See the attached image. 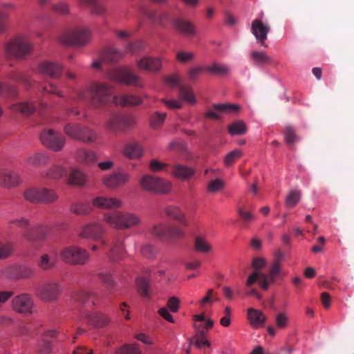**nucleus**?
<instances>
[{
	"mask_svg": "<svg viewBox=\"0 0 354 354\" xmlns=\"http://www.w3.org/2000/svg\"><path fill=\"white\" fill-rule=\"evenodd\" d=\"M284 254L280 250L274 252V259L272 263L268 274L260 272H254L247 279L245 285L250 287L257 281L259 282L261 288L266 290L270 284L275 283L277 276L281 272V262L283 259Z\"/></svg>",
	"mask_w": 354,
	"mask_h": 354,
	"instance_id": "f257e3e1",
	"label": "nucleus"
},
{
	"mask_svg": "<svg viewBox=\"0 0 354 354\" xmlns=\"http://www.w3.org/2000/svg\"><path fill=\"white\" fill-rule=\"evenodd\" d=\"M13 224L24 229L22 236L29 242L46 239L49 232V227L47 225L38 223L31 224L30 220L26 217L10 220L8 223V227L12 228Z\"/></svg>",
	"mask_w": 354,
	"mask_h": 354,
	"instance_id": "f03ea898",
	"label": "nucleus"
},
{
	"mask_svg": "<svg viewBox=\"0 0 354 354\" xmlns=\"http://www.w3.org/2000/svg\"><path fill=\"white\" fill-rule=\"evenodd\" d=\"M32 50L33 44L25 36L15 37L5 46L6 55L17 59H24Z\"/></svg>",
	"mask_w": 354,
	"mask_h": 354,
	"instance_id": "7ed1b4c3",
	"label": "nucleus"
},
{
	"mask_svg": "<svg viewBox=\"0 0 354 354\" xmlns=\"http://www.w3.org/2000/svg\"><path fill=\"white\" fill-rule=\"evenodd\" d=\"M104 219L113 227L120 230L136 227L140 223L138 215L128 212H115L106 215Z\"/></svg>",
	"mask_w": 354,
	"mask_h": 354,
	"instance_id": "20e7f679",
	"label": "nucleus"
},
{
	"mask_svg": "<svg viewBox=\"0 0 354 354\" xmlns=\"http://www.w3.org/2000/svg\"><path fill=\"white\" fill-rule=\"evenodd\" d=\"M107 75L111 80L122 84L138 87L144 86L141 77L127 67L111 69L108 72Z\"/></svg>",
	"mask_w": 354,
	"mask_h": 354,
	"instance_id": "39448f33",
	"label": "nucleus"
},
{
	"mask_svg": "<svg viewBox=\"0 0 354 354\" xmlns=\"http://www.w3.org/2000/svg\"><path fill=\"white\" fill-rule=\"evenodd\" d=\"M40 141L47 149L54 151H61L65 147L66 138L53 129H44L40 134Z\"/></svg>",
	"mask_w": 354,
	"mask_h": 354,
	"instance_id": "423d86ee",
	"label": "nucleus"
},
{
	"mask_svg": "<svg viewBox=\"0 0 354 354\" xmlns=\"http://www.w3.org/2000/svg\"><path fill=\"white\" fill-rule=\"evenodd\" d=\"M140 185L147 191L162 194L169 193L171 189L170 182L149 175H145L141 178Z\"/></svg>",
	"mask_w": 354,
	"mask_h": 354,
	"instance_id": "0eeeda50",
	"label": "nucleus"
},
{
	"mask_svg": "<svg viewBox=\"0 0 354 354\" xmlns=\"http://www.w3.org/2000/svg\"><path fill=\"white\" fill-rule=\"evenodd\" d=\"M86 257L87 251L75 245L66 247L60 252L62 260L72 265L84 263Z\"/></svg>",
	"mask_w": 354,
	"mask_h": 354,
	"instance_id": "6e6552de",
	"label": "nucleus"
},
{
	"mask_svg": "<svg viewBox=\"0 0 354 354\" xmlns=\"http://www.w3.org/2000/svg\"><path fill=\"white\" fill-rule=\"evenodd\" d=\"M86 38V28L78 26L61 35L59 41L66 46H82L85 44Z\"/></svg>",
	"mask_w": 354,
	"mask_h": 354,
	"instance_id": "1a4fd4ad",
	"label": "nucleus"
},
{
	"mask_svg": "<svg viewBox=\"0 0 354 354\" xmlns=\"http://www.w3.org/2000/svg\"><path fill=\"white\" fill-rule=\"evenodd\" d=\"M130 179L129 173L124 170H118L105 176L102 179V183L109 189H117L125 186Z\"/></svg>",
	"mask_w": 354,
	"mask_h": 354,
	"instance_id": "9d476101",
	"label": "nucleus"
},
{
	"mask_svg": "<svg viewBox=\"0 0 354 354\" xmlns=\"http://www.w3.org/2000/svg\"><path fill=\"white\" fill-rule=\"evenodd\" d=\"M134 122V118L131 116L113 114L107 120L106 127L113 131L118 132L130 128Z\"/></svg>",
	"mask_w": 354,
	"mask_h": 354,
	"instance_id": "9b49d317",
	"label": "nucleus"
},
{
	"mask_svg": "<svg viewBox=\"0 0 354 354\" xmlns=\"http://www.w3.org/2000/svg\"><path fill=\"white\" fill-rule=\"evenodd\" d=\"M62 71L63 66L57 62L43 60L37 64V73L52 78H59Z\"/></svg>",
	"mask_w": 354,
	"mask_h": 354,
	"instance_id": "f8f14e48",
	"label": "nucleus"
},
{
	"mask_svg": "<svg viewBox=\"0 0 354 354\" xmlns=\"http://www.w3.org/2000/svg\"><path fill=\"white\" fill-rule=\"evenodd\" d=\"M34 302L32 297L27 293H22L15 297L12 300V308L21 314H30Z\"/></svg>",
	"mask_w": 354,
	"mask_h": 354,
	"instance_id": "ddd939ff",
	"label": "nucleus"
},
{
	"mask_svg": "<svg viewBox=\"0 0 354 354\" xmlns=\"http://www.w3.org/2000/svg\"><path fill=\"white\" fill-rule=\"evenodd\" d=\"M61 287L57 282H48L41 286L37 290V295L43 301L52 302L55 301L61 292Z\"/></svg>",
	"mask_w": 354,
	"mask_h": 354,
	"instance_id": "4468645a",
	"label": "nucleus"
},
{
	"mask_svg": "<svg viewBox=\"0 0 354 354\" xmlns=\"http://www.w3.org/2000/svg\"><path fill=\"white\" fill-rule=\"evenodd\" d=\"M111 88L104 84L90 85V97H92L93 104L98 105L104 104L111 95Z\"/></svg>",
	"mask_w": 354,
	"mask_h": 354,
	"instance_id": "2eb2a0df",
	"label": "nucleus"
},
{
	"mask_svg": "<svg viewBox=\"0 0 354 354\" xmlns=\"http://www.w3.org/2000/svg\"><path fill=\"white\" fill-rule=\"evenodd\" d=\"M171 24L174 30L185 37H192L196 34L195 25L189 20L176 18L171 20Z\"/></svg>",
	"mask_w": 354,
	"mask_h": 354,
	"instance_id": "dca6fc26",
	"label": "nucleus"
},
{
	"mask_svg": "<svg viewBox=\"0 0 354 354\" xmlns=\"http://www.w3.org/2000/svg\"><path fill=\"white\" fill-rule=\"evenodd\" d=\"M64 131L68 137L82 142L87 140L88 129L80 124L68 123L64 127Z\"/></svg>",
	"mask_w": 354,
	"mask_h": 354,
	"instance_id": "f3484780",
	"label": "nucleus"
},
{
	"mask_svg": "<svg viewBox=\"0 0 354 354\" xmlns=\"http://www.w3.org/2000/svg\"><path fill=\"white\" fill-rule=\"evenodd\" d=\"M270 28L266 25L259 19H254L251 24V31L261 46L267 47L265 41L267 39V35L270 32Z\"/></svg>",
	"mask_w": 354,
	"mask_h": 354,
	"instance_id": "a211bd4d",
	"label": "nucleus"
},
{
	"mask_svg": "<svg viewBox=\"0 0 354 354\" xmlns=\"http://www.w3.org/2000/svg\"><path fill=\"white\" fill-rule=\"evenodd\" d=\"M138 12L144 17L149 19L153 23L158 25L164 26L166 23L170 21V15L167 12H160L157 13L149 10L144 6H140L139 7Z\"/></svg>",
	"mask_w": 354,
	"mask_h": 354,
	"instance_id": "6ab92c4d",
	"label": "nucleus"
},
{
	"mask_svg": "<svg viewBox=\"0 0 354 354\" xmlns=\"http://www.w3.org/2000/svg\"><path fill=\"white\" fill-rule=\"evenodd\" d=\"M121 57L122 53L119 50L115 48H109L100 54L98 59L93 62L92 66L95 68H100L102 63H115Z\"/></svg>",
	"mask_w": 354,
	"mask_h": 354,
	"instance_id": "aec40b11",
	"label": "nucleus"
},
{
	"mask_svg": "<svg viewBox=\"0 0 354 354\" xmlns=\"http://www.w3.org/2000/svg\"><path fill=\"white\" fill-rule=\"evenodd\" d=\"M67 169L60 165L55 164L41 171L40 176L44 180H59L67 176Z\"/></svg>",
	"mask_w": 354,
	"mask_h": 354,
	"instance_id": "412c9836",
	"label": "nucleus"
},
{
	"mask_svg": "<svg viewBox=\"0 0 354 354\" xmlns=\"http://www.w3.org/2000/svg\"><path fill=\"white\" fill-rule=\"evenodd\" d=\"M20 183V177L17 172L8 168L0 169V184L6 187L17 186Z\"/></svg>",
	"mask_w": 354,
	"mask_h": 354,
	"instance_id": "4be33fe9",
	"label": "nucleus"
},
{
	"mask_svg": "<svg viewBox=\"0 0 354 354\" xmlns=\"http://www.w3.org/2000/svg\"><path fill=\"white\" fill-rule=\"evenodd\" d=\"M137 66L141 70L158 72L162 67V61L160 57L146 56L137 60Z\"/></svg>",
	"mask_w": 354,
	"mask_h": 354,
	"instance_id": "5701e85b",
	"label": "nucleus"
},
{
	"mask_svg": "<svg viewBox=\"0 0 354 354\" xmlns=\"http://www.w3.org/2000/svg\"><path fill=\"white\" fill-rule=\"evenodd\" d=\"M122 201L113 197H97L93 201V205L95 207L103 209H116L122 206Z\"/></svg>",
	"mask_w": 354,
	"mask_h": 354,
	"instance_id": "b1692460",
	"label": "nucleus"
},
{
	"mask_svg": "<svg viewBox=\"0 0 354 354\" xmlns=\"http://www.w3.org/2000/svg\"><path fill=\"white\" fill-rule=\"evenodd\" d=\"M123 240L121 237L117 236L113 239L109 258L111 261H118L122 259L124 256Z\"/></svg>",
	"mask_w": 354,
	"mask_h": 354,
	"instance_id": "393cba45",
	"label": "nucleus"
},
{
	"mask_svg": "<svg viewBox=\"0 0 354 354\" xmlns=\"http://www.w3.org/2000/svg\"><path fill=\"white\" fill-rule=\"evenodd\" d=\"M58 332L56 330H48L44 333L42 339L38 346V352L41 354H50L53 345L49 338L57 337Z\"/></svg>",
	"mask_w": 354,
	"mask_h": 354,
	"instance_id": "a878e982",
	"label": "nucleus"
},
{
	"mask_svg": "<svg viewBox=\"0 0 354 354\" xmlns=\"http://www.w3.org/2000/svg\"><path fill=\"white\" fill-rule=\"evenodd\" d=\"M165 214L178 221L182 225L187 227L189 225L188 221L184 212L176 206H168L165 209Z\"/></svg>",
	"mask_w": 354,
	"mask_h": 354,
	"instance_id": "bb28decb",
	"label": "nucleus"
},
{
	"mask_svg": "<svg viewBox=\"0 0 354 354\" xmlns=\"http://www.w3.org/2000/svg\"><path fill=\"white\" fill-rule=\"evenodd\" d=\"M113 100L116 105L121 106H133L142 103V99L140 97L127 94L115 95L113 97Z\"/></svg>",
	"mask_w": 354,
	"mask_h": 354,
	"instance_id": "cd10ccee",
	"label": "nucleus"
},
{
	"mask_svg": "<svg viewBox=\"0 0 354 354\" xmlns=\"http://www.w3.org/2000/svg\"><path fill=\"white\" fill-rule=\"evenodd\" d=\"M57 257L53 253L42 254L38 261L37 266L42 270H50L55 267Z\"/></svg>",
	"mask_w": 354,
	"mask_h": 354,
	"instance_id": "c85d7f7f",
	"label": "nucleus"
},
{
	"mask_svg": "<svg viewBox=\"0 0 354 354\" xmlns=\"http://www.w3.org/2000/svg\"><path fill=\"white\" fill-rule=\"evenodd\" d=\"M248 317L254 328L262 327L266 321V317L262 311L252 308L248 310Z\"/></svg>",
	"mask_w": 354,
	"mask_h": 354,
	"instance_id": "c756f323",
	"label": "nucleus"
},
{
	"mask_svg": "<svg viewBox=\"0 0 354 354\" xmlns=\"http://www.w3.org/2000/svg\"><path fill=\"white\" fill-rule=\"evenodd\" d=\"M8 78L15 82L23 84L26 89L33 86V81L27 73L24 72L13 71L9 74Z\"/></svg>",
	"mask_w": 354,
	"mask_h": 354,
	"instance_id": "7c9ffc66",
	"label": "nucleus"
},
{
	"mask_svg": "<svg viewBox=\"0 0 354 354\" xmlns=\"http://www.w3.org/2000/svg\"><path fill=\"white\" fill-rule=\"evenodd\" d=\"M10 109L14 113H20L24 115H30L35 113L36 110L35 105L30 102H23L13 104Z\"/></svg>",
	"mask_w": 354,
	"mask_h": 354,
	"instance_id": "2f4dec72",
	"label": "nucleus"
},
{
	"mask_svg": "<svg viewBox=\"0 0 354 354\" xmlns=\"http://www.w3.org/2000/svg\"><path fill=\"white\" fill-rule=\"evenodd\" d=\"M195 174L194 169L183 165H175L172 167V174L181 180H187Z\"/></svg>",
	"mask_w": 354,
	"mask_h": 354,
	"instance_id": "473e14b6",
	"label": "nucleus"
},
{
	"mask_svg": "<svg viewBox=\"0 0 354 354\" xmlns=\"http://www.w3.org/2000/svg\"><path fill=\"white\" fill-rule=\"evenodd\" d=\"M58 199V195L54 189L40 187L39 204L53 203Z\"/></svg>",
	"mask_w": 354,
	"mask_h": 354,
	"instance_id": "72a5a7b5",
	"label": "nucleus"
},
{
	"mask_svg": "<svg viewBox=\"0 0 354 354\" xmlns=\"http://www.w3.org/2000/svg\"><path fill=\"white\" fill-rule=\"evenodd\" d=\"M49 162V156L42 152L36 153L27 157L26 162L32 166H43Z\"/></svg>",
	"mask_w": 354,
	"mask_h": 354,
	"instance_id": "f704fd0d",
	"label": "nucleus"
},
{
	"mask_svg": "<svg viewBox=\"0 0 354 354\" xmlns=\"http://www.w3.org/2000/svg\"><path fill=\"white\" fill-rule=\"evenodd\" d=\"M68 180L71 185L82 186L85 183L86 176L79 169L73 167L71 169Z\"/></svg>",
	"mask_w": 354,
	"mask_h": 354,
	"instance_id": "c9c22d12",
	"label": "nucleus"
},
{
	"mask_svg": "<svg viewBox=\"0 0 354 354\" xmlns=\"http://www.w3.org/2000/svg\"><path fill=\"white\" fill-rule=\"evenodd\" d=\"M194 248L201 253H208L212 250V245L207 241L205 235L198 234L195 237Z\"/></svg>",
	"mask_w": 354,
	"mask_h": 354,
	"instance_id": "e433bc0d",
	"label": "nucleus"
},
{
	"mask_svg": "<svg viewBox=\"0 0 354 354\" xmlns=\"http://www.w3.org/2000/svg\"><path fill=\"white\" fill-rule=\"evenodd\" d=\"M250 57L255 64L263 66L273 63L272 59L265 52L254 50L250 53Z\"/></svg>",
	"mask_w": 354,
	"mask_h": 354,
	"instance_id": "4c0bfd02",
	"label": "nucleus"
},
{
	"mask_svg": "<svg viewBox=\"0 0 354 354\" xmlns=\"http://www.w3.org/2000/svg\"><path fill=\"white\" fill-rule=\"evenodd\" d=\"M124 154L129 158L135 159L140 158L142 154L141 147L138 144H129L124 148Z\"/></svg>",
	"mask_w": 354,
	"mask_h": 354,
	"instance_id": "58836bf2",
	"label": "nucleus"
},
{
	"mask_svg": "<svg viewBox=\"0 0 354 354\" xmlns=\"http://www.w3.org/2000/svg\"><path fill=\"white\" fill-rule=\"evenodd\" d=\"M227 130L232 136L243 135L247 132V127L243 120H237L230 124Z\"/></svg>",
	"mask_w": 354,
	"mask_h": 354,
	"instance_id": "ea45409f",
	"label": "nucleus"
},
{
	"mask_svg": "<svg viewBox=\"0 0 354 354\" xmlns=\"http://www.w3.org/2000/svg\"><path fill=\"white\" fill-rule=\"evenodd\" d=\"M110 322L107 316L102 313H95L92 316L90 315V324L95 328H102L109 324Z\"/></svg>",
	"mask_w": 354,
	"mask_h": 354,
	"instance_id": "a19ab883",
	"label": "nucleus"
},
{
	"mask_svg": "<svg viewBox=\"0 0 354 354\" xmlns=\"http://www.w3.org/2000/svg\"><path fill=\"white\" fill-rule=\"evenodd\" d=\"M205 71L214 75H225L230 73V68L227 65L214 62L206 67Z\"/></svg>",
	"mask_w": 354,
	"mask_h": 354,
	"instance_id": "79ce46f5",
	"label": "nucleus"
},
{
	"mask_svg": "<svg viewBox=\"0 0 354 354\" xmlns=\"http://www.w3.org/2000/svg\"><path fill=\"white\" fill-rule=\"evenodd\" d=\"M40 187H32L24 193V198L33 204H39Z\"/></svg>",
	"mask_w": 354,
	"mask_h": 354,
	"instance_id": "37998d69",
	"label": "nucleus"
},
{
	"mask_svg": "<svg viewBox=\"0 0 354 354\" xmlns=\"http://www.w3.org/2000/svg\"><path fill=\"white\" fill-rule=\"evenodd\" d=\"M165 113L155 112L150 116V125L152 129H158L164 123L166 118Z\"/></svg>",
	"mask_w": 354,
	"mask_h": 354,
	"instance_id": "c03bdc74",
	"label": "nucleus"
},
{
	"mask_svg": "<svg viewBox=\"0 0 354 354\" xmlns=\"http://www.w3.org/2000/svg\"><path fill=\"white\" fill-rule=\"evenodd\" d=\"M179 96L188 103H195L196 98L192 89L189 86H180L179 88Z\"/></svg>",
	"mask_w": 354,
	"mask_h": 354,
	"instance_id": "a18cd8bd",
	"label": "nucleus"
},
{
	"mask_svg": "<svg viewBox=\"0 0 354 354\" xmlns=\"http://www.w3.org/2000/svg\"><path fill=\"white\" fill-rule=\"evenodd\" d=\"M185 232L178 225H169L167 229V239L176 240L183 238Z\"/></svg>",
	"mask_w": 354,
	"mask_h": 354,
	"instance_id": "49530a36",
	"label": "nucleus"
},
{
	"mask_svg": "<svg viewBox=\"0 0 354 354\" xmlns=\"http://www.w3.org/2000/svg\"><path fill=\"white\" fill-rule=\"evenodd\" d=\"M225 187L224 181L221 178H216L208 183L207 185V192L214 194L221 191Z\"/></svg>",
	"mask_w": 354,
	"mask_h": 354,
	"instance_id": "de8ad7c7",
	"label": "nucleus"
},
{
	"mask_svg": "<svg viewBox=\"0 0 354 354\" xmlns=\"http://www.w3.org/2000/svg\"><path fill=\"white\" fill-rule=\"evenodd\" d=\"M301 199V192L298 190H291L285 200V205L287 207H295Z\"/></svg>",
	"mask_w": 354,
	"mask_h": 354,
	"instance_id": "09e8293b",
	"label": "nucleus"
},
{
	"mask_svg": "<svg viewBox=\"0 0 354 354\" xmlns=\"http://www.w3.org/2000/svg\"><path fill=\"white\" fill-rule=\"evenodd\" d=\"M19 267L8 266L3 268L1 274L4 278L9 279H19Z\"/></svg>",
	"mask_w": 354,
	"mask_h": 354,
	"instance_id": "8fccbe9b",
	"label": "nucleus"
},
{
	"mask_svg": "<svg viewBox=\"0 0 354 354\" xmlns=\"http://www.w3.org/2000/svg\"><path fill=\"white\" fill-rule=\"evenodd\" d=\"M167 229L168 226L159 223L153 226L151 232L153 236L157 238L167 239Z\"/></svg>",
	"mask_w": 354,
	"mask_h": 354,
	"instance_id": "3c124183",
	"label": "nucleus"
},
{
	"mask_svg": "<svg viewBox=\"0 0 354 354\" xmlns=\"http://www.w3.org/2000/svg\"><path fill=\"white\" fill-rule=\"evenodd\" d=\"M275 325L279 329L283 330L286 328L289 323V319L286 313L279 312L275 315Z\"/></svg>",
	"mask_w": 354,
	"mask_h": 354,
	"instance_id": "603ef678",
	"label": "nucleus"
},
{
	"mask_svg": "<svg viewBox=\"0 0 354 354\" xmlns=\"http://www.w3.org/2000/svg\"><path fill=\"white\" fill-rule=\"evenodd\" d=\"M116 354H142V353L136 344H124L117 350Z\"/></svg>",
	"mask_w": 354,
	"mask_h": 354,
	"instance_id": "864d4df0",
	"label": "nucleus"
},
{
	"mask_svg": "<svg viewBox=\"0 0 354 354\" xmlns=\"http://www.w3.org/2000/svg\"><path fill=\"white\" fill-rule=\"evenodd\" d=\"M242 151L235 149L228 153L224 158V164L227 167H231L234 162L242 156Z\"/></svg>",
	"mask_w": 354,
	"mask_h": 354,
	"instance_id": "5fc2aeb1",
	"label": "nucleus"
},
{
	"mask_svg": "<svg viewBox=\"0 0 354 354\" xmlns=\"http://www.w3.org/2000/svg\"><path fill=\"white\" fill-rule=\"evenodd\" d=\"M136 285L138 291L142 297H147L149 295V283L146 278L142 277L137 278Z\"/></svg>",
	"mask_w": 354,
	"mask_h": 354,
	"instance_id": "6e6d98bb",
	"label": "nucleus"
},
{
	"mask_svg": "<svg viewBox=\"0 0 354 354\" xmlns=\"http://www.w3.org/2000/svg\"><path fill=\"white\" fill-rule=\"evenodd\" d=\"M52 10L56 13L62 15L70 14L69 5L66 1H59L52 6Z\"/></svg>",
	"mask_w": 354,
	"mask_h": 354,
	"instance_id": "4d7b16f0",
	"label": "nucleus"
},
{
	"mask_svg": "<svg viewBox=\"0 0 354 354\" xmlns=\"http://www.w3.org/2000/svg\"><path fill=\"white\" fill-rule=\"evenodd\" d=\"M195 339V346L198 348H201L203 346L209 347L210 346L209 342L206 338V335L204 330H200L194 336Z\"/></svg>",
	"mask_w": 354,
	"mask_h": 354,
	"instance_id": "13d9d810",
	"label": "nucleus"
},
{
	"mask_svg": "<svg viewBox=\"0 0 354 354\" xmlns=\"http://www.w3.org/2000/svg\"><path fill=\"white\" fill-rule=\"evenodd\" d=\"M214 109L225 113L237 112L240 109V106L232 104H215L213 105Z\"/></svg>",
	"mask_w": 354,
	"mask_h": 354,
	"instance_id": "bf43d9fd",
	"label": "nucleus"
},
{
	"mask_svg": "<svg viewBox=\"0 0 354 354\" xmlns=\"http://www.w3.org/2000/svg\"><path fill=\"white\" fill-rule=\"evenodd\" d=\"M5 91L8 97L15 98L18 96L19 91L18 88L15 86H12L8 84L0 83V94Z\"/></svg>",
	"mask_w": 354,
	"mask_h": 354,
	"instance_id": "052dcab7",
	"label": "nucleus"
},
{
	"mask_svg": "<svg viewBox=\"0 0 354 354\" xmlns=\"http://www.w3.org/2000/svg\"><path fill=\"white\" fill-rule=\"evenodd\" d=\"M97 277L106 287L113 288L115 286V283L109 273L100 272L97 274Z\"/></svg>",
	"mask_w": 354,
	"mask_h": 354,
	"instance_id": "680f3d73",
	"label": "nucleus"
},
{
	"mask_svg": "<svg viewBox=\"0 0 354 354\" xmlns=\"http://www.w3.org/2000/svg\"><path fill=\"white\" fill-rule=\"evenodd\" d=\"M140 251L142 254L147 258H153L156 253V248L148 243L143 245Z\"/></svg>",
	"mask_w": 354,
	"mask_h": 354,
	"instance_id": "e2e57ef3",
	"label": "nucleus"
},
{
	"mask_svg": "<svg viewBox=\"0 0 354 354\" xmlns=\"http://www.w3.org/2000/svg\"><path fill=\"white\" fill-rule=\"evenodd\" d=\"M194 57L193 52L178 51L176 53V59L181 63H186Z\"/></svg>",
	"mask_w": 354,
	"mask_h": 354,
	"instance_id": "0e129e2a",
	"label": "nucleus"
},
{
	"mask_svg": "<svg viewBox=\"0 0 354 354\" xmlns=\"http://www.w3.org/2000/svg\"><path fill=\"white\" fill-rule=\"evenodd\" d=\"M71 210L77 215H84L87 214L88 206L86 204L76 203L71 206Z\"/></svg>",
	"mask_w": 354,
	"mask_h": 354,
	"instance_id": "69168bd1",
	"label": "nucleus"
},
{
	"mask_svg": "<svg viewBox=\"0 0 354 354\" xmlns=\"http://www.w3.org/2000/svg\"><path fill=\"white\" fill-rule=\"evenodd\" d=\"M88 158V153L86 150L80 149L77 151L75 160L80 164H87Z\"/></svg>",
	"mask_w": 354,
	"mask_h": 354,
	"instance_id": "338daca9",
	"label": "nucleus"
},
{
	"mask_svg": "<svg viewBox=\"0 0 354 354\" xmlns=\"http://www.w3.org/2000/svg\"><path fill=\"white\" fill-rule=\"evenodd\" d=\"M35 274V269L31 267H19V279H29Z\"/></svg>",
	"mask_w": 354,
	"mask_h": 354,
	"instance_id": "774afa93",
	"label": "nucleus"
}]
</instances>
